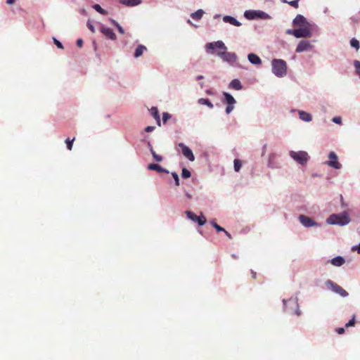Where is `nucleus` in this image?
Listing matches in <instances>:
<instances>
[{
  "label": "nucleus",
  "mask_w": 360,
  "mask_h": 360,
  "mask_svg": "<svg viewBox=\"0 0 360 360\" xmlns=\"http://www.w3.org/2000/svg\"><path fill=\"white\" fill-rule=\"evenodd\" d=\"M110 22L116 27L120 25L115 20L110 18Z\"/></svg>",
  "instance_id": "de8ad7c7"
},
{
  "label": "nucleus",
  "mask_w": 360,
  "mask_h": 360,
  "mask_svg": "<svg viewBox=\"0 0 360 360\" xmlns=\"http://www.w3.org/2000/svg\"><path fill=\"white\" fill-rule=\"evenodd\" d=\"M241 166H242V163H241L240 160L236 159L234 160V170L237 172H239L241 168Z\"/></svg>",
  "instance_id": "7c9ffc66"
},
{
  "label": "nucleus",
  "mask_w": 360,
  "mask_h": 360,
  "mask_svg": "<svg viewBox=\"0 0 360 360\" xmlns=\"http://www.w3.org/2000/svg\"><path fill=\"white\" fill-rule=\"evenodd\" d=\"M148 169L149 170H155L159 173H166L168 174L169 171L163 167H162L160 165L158 164H149L148 165Z\"/></svg>",
  "instance_id": "6ab92c4d"
},
{
  "label": "nucleus",
  "mask_w": 360,
  "mask_h": 360,
  "mask_svg": "<svg viewBox=\"0 0 360 360\" xmlns=\"http://www.w3.org/2000/svg\"><path fill=\"white\" fill-rule=\"evenodd\" d=\"M244 17L250 20H267L271 19V17L266 12L261 10H247L244 12Z\"/></svg>",
  "instance_id": "7ed1b4c3"
},
{
  "label": "nucleus",
  "mask_w": 360,
  "mask_h": 360,
  "mask_svg": "<svg viewBox=\"0 0 360 360\" xmlns=\"http://www.w3.org/2000/svg\"><path fill=\"white\" fill-rule=\"evenodd\" d=\"M292 25L294 26L300 27L310 26V24L307 21L306 18L301 14H297L295 16L292 20Z\"/></svg>",
  "instance_id": "2eb2a0df"
},
{
  "label": "nucleus",
  "mask_w": 360,
  "mask_h": 360,
  "mask_svg": "<svg viewBox=\"0 0 360 360\" xmlns=\"http://www.w3.org/2000/svg\"><path fill=\"white\" fill-rule=\"evenodd\" d=\"M248 59L249 62L253 65H261L262 64V60L261 58L255 53H249L248 55Z\"/></svg>",
  "instance_id": "a211bd4d"
},
{
  "label": "nucleus",
  "mask_w": 360,
  "mask_h": 360,
  "mask_svg": "<svg viewBox=\"0 0 360 360\" xmlns=\"http://www.w3.org/2000/svg\"><path fill=\"white\" fill-rule=\"evenodd\" d=\"M300 0H297V1L299 2Z\"/></svg>",
  "instance_id": "052dcab7"
},
{
  "label": "nucleus",
  "mask_w": 360,
  "mask_h": 360,
  "mask_svg": "<svg viewBox=\"0 0 360 360\" xmlns=\"http://www.w3.org/2000/svg\"><path fill=\"white\" fill-rule=\"evenodd\" d=\"M299 117L304 122H310L312 120V117L310 113L302 110L299 111Z\"/></svg>",
  "instance_id": "4be33fe9"
},
{
  "label": "nucleus",
  "mask_w": 360,
  "mask_h": 360,
  "mask_svg": "<svg viewBox=\"0 0 360 360\" xmlns=\"http://www.w3.org/2000/svg\"><path fill=\"white\" fill-rule=\"evenodd\" d=\"M219 14H216L214 16V18H219Z\"/></svg>",
  "instance_id": "5fc2aeb1"
},
{
  "label": "nucleus",
  "mask_w": 360,
  "mask_h": 360,
  "mask_svg": "<svg viewBox=\"0 0 360 360\" xmlns=\"http://www.w3.org/2000/svg\"><path fill=\"white\" fill-rule=\"evenodd\" d=\"M345 263V259L340 256L336 257L331 260V264L335 266H340Z\"/></svg>",
  "instance_id": "a878e982"
},
{
  "label": "nucleus",
  "mask_w": 360,
  "mask_h": 360,
  "mask_svg": "<svg viewBox=\"0 0 360 360\" xmlns=\"http://www.w3.org/2000/svg\"><path fill=\"white\" fill-rule=\"evenodd\" d=\"M325 284L328 289H330L334 292L339 294L340 296L343 297H347L348 295V292L345 290H344L340 285H338L337 283H334L330 280H327Z\"/></svg>",
  "instance_id": "0eeeda50"
},
{
  "label": "nucleus",
  "mask_w": 360,
  "mask_h": 360,
  "mask_svg": "<svg viewBox=\"0 0 360 360\" xmlns=\"http://www.w3.org/2000/svg\"><path fill=\"white\" fill-rule=\"evenodd\" d=\"M288 4L290 6H293L294 8H298V6H299L297 0L291 1L288 2Z\"/></svg>",
  "instance_id": "58836bf2"
},
{
  "label": "nucleus",
  "mask_w": 360,
  "mask_h": 360,
  "mask_svg": "<svg viewBox=\"0 0 360 360\" xmlns=\"http://www.w3.org/2000/svg\"><path fill=\"white\" fill-rule=\"evenodd\" d=\"M312 35L309 26L302 27L295 29V37L296 38H307L311 37Z\"/></svg>",
  "instance_id": "6e6552de"
},
{
  "label": "nucleus",
  "mask_w": 360,
  "mask_h": 360,
  "mask_svg": "<svg viewBox=\"0 0 360 360\" xmlns=\"http://www.w3.org/2000/svg\"><path fill=\"white\" fill-rule=\"evenodd\" d=\"M223 21L236 27H240L241 25V23L236 18L231 15H224L223 17Z\"/></svg>",
  "instance_id": "f3484780"
},
{
  "label": "nucleus",
  "mask_w": 360,
  "mask_h": 360,
  "mask_svg": "<svg viewBox=\"0 0 360 360\" xmlns=\"http://www.w3.org/2000/svg\"><path fill=\"white\" fill-rule=\"evenodd\" d=\"M217 56L221 58L223 61L228 63L231 65H233L238 59L235 53L227 52L226 50L219 51L217 53Z\"/></svg>",
  "instance_id": "423d86ee"
},
{
  "label": "nucleus",
  "mask_w": 360,
  "mask_h": 360,
  "mask_svg": "<svg viewBox=\"0 0 360 360\" xmlns=\"http://www.w3.org/2000/svg\"><path fill=\"white\" fill-rule=\"evenodd\" d=\"M186 214L187 217L191 219V221H193L195 222H198L199 226H203L205 224L207 220L204 215L201 214L200 216H197L193 212L191 211H186Z\"/></svg>",
  "instance_id": "9d476101"
},
{
  "label": "nucleus",
  "mask_w": 360,
  "mask_h": 360,
  "mask_svg": "<svg viewBox=\"0 0 360 360\" xmlns=\"http://www.w3.org/2000/svg\"><path fill=\"white\" fill-rule=\"evenodd\" d=\"M350 219L347 213L342 214H331L327 219L326 221L330 224H338L344 226L349 222Z\"/></svg>",
  "instance_id": "20e7f679"
},
{
  "label": "nucleus",
  "mask_w": 360,
  "mask_h": 360,
  "mask_svg": "<svg viewBox=\"0 0 360 360\" xmlns=\"http://www.w3.org/2000/svg\"><path fill=\"white\" fill-rule=\"evenodd\" d=\"M100 32L104 36H105L107 38H108L111 40L114 41V40H116V39H117L116 34L113 32V30L111 28L108 27L103 24L100 25Z\"/></svg>",
  "instance_id": "ddd939ff"
},
{
  "label": "nucleus",
  "mask_w": 360,
  "mask_h": 360,
  "mask_svg": "<svg viewBox=\"0 0 360 360\" xmlns=\"http://www.w3.org/2000/svg\"><path fill=\"white\" fill-rule=\"evenodd\" d=\"M146 50V47L144 45H139L135 49L134 56L135 58L140 57L143 54V51Z\"/></svg>",
  "instance_id": "393cba45"
},
{
  "label": "nucleus",
  "mask_w": 360,
  "mask_h": 360,
  "mask_svg": "<svg viewBox=\"0 0 360 360\" xmlns=\"http://www.w3.org/2000/svg\"><path fill=\"white\" fill-rule=\"evenodd\" d=\"M299 219L300 223L305 227H311L318 225V224L311 218L303 214L300 215Z\"/></svg>",
  "instance_id": "dca6fc26"
},
{
  "label": "nucleus",
  "mask_w": 360,
  "mask_h": 360,
  "mask_svg": "<svg viewBox=\"0 0 360 360\" xmlns=\"http://www.w3.org/2000/svg\"><path fill=\"white\" fill-rule=\"evenodd\" d=\"M205 51L207 54L217 55L219 51H223L227 50V47L225 44L221 41H217L213 42H209L205 44Z\"/></svg>",
  "instance_id": "f03ea898"
},
{
  "label": "nucleus",
  "mask_w": 360,
  "mask_h": 360,
  "mask_svg": "<svg viewBox=\"0 0 360 360\" xmlns=\"http://www.w3.org/2000/svg\"><path fill=\"white\" fill-rule=\"evenodd\" d=\"M181 176L184 179H188V178L191 177V172L188 169H187L186 168H184L182 169Z\"/></svg>",
  "instance_id": "2f4dec72"
},
{
  "label": "nucleus",
  "mask_w": 360,
  "mask_h": 360,
  "mask_svg": "<svg viewBox=\"0 0 360 360\" xmlns=\"http://www.w3.org/2000/svg\"><path fill=\"white\" fill-rule=\"evenodd\" d=\"M151 115L153 117V118L155 120L157 124L160 127L161 126V121H160V116L159 114L158 109L156 107H152L150 110Z\"/></svg>",
  "instance_id": "aec40b11"
},
{
  "label": "nucleus",
  "mask_w": 360,
  "mask_h": 360,
  "mask_svg": "<svg viewBox=\"0 0 360 360\" xmlns=\"http://www.w3.org/2000/svg\"><path fill=\"white\" fill-rule=\"evenodd\" d=\"M79 12H80V13H81V14H82V15H86V10H85V9H84V8L80 9V10H79Z\"/></svg>",
  "instance_id": "864d4df0"
},
{
  "label": "nucleus",
  "mask_w": 360,
  "mask_h": 360,
  "mask_svg": "<svg viewBox=\"0 0 360 360\" xmlns=\"http://www.w3.org/2000/svg\"><path fill=\"white\" fill-rule=\"evenodd\" d=\"M224 101L227 103V107L226 108V112L229 114L233 109L234 108V104L236 101L234 98L227 92L224 93Z\"/></svg>",
  "instance_id": "f8f14e48"
},
{
  "label": "nucleus",
  "mask_w": 360,
  "mask_h": 360,
  "mask_svg": "<svg viewBox=\"0 0 360 360\" xmlns=\"http://www.w3.org/2000/svg\"><path fill=\"white\" fill-rule=\"evenodd\" d=\"M350 46L356 50H359L360 48V43L359 40H357L356 38H352L349 41Z\"/></svg>",
  "instance_id": "c85d7f7f"
},
{
  "label": "nucleus",
  "mask_w": 360,
  "mask_h": 360,
  "mask_svg": "<svg viewBox=\"0 0 360 360\" xmlns=\"http://www.w3.org/2000/svg\"><path fill=\"white\" fill-rule=\"evenodd\" d=\"M251 274H252V277L255 279L256 278V272H255L254 271L251 270Z\"/></svg>",
  "instance_id": "603ef678"
},
{
  "label": "nucleus",
  "mask_w": 360,
  "mask_h": 360,
  "mask_svg": "<svg viewBox=\"0 0 360 360\" xmlns=\"http://www.w3.org/2000/svg\"><path fill=\"white\" fill-rule=\"evenodd\" d=\"M211 224L212 226L217 230V232L223 231H224V229L218 225L214 221H211Z\"/></svg>",
  "instance_id": "473e14b6"
},
{
  "label": "nucleus",
  "mask_w": 360,
  "mask_h": 360,
  "mask_svg": "<svg viewBox=\"0 0 360 360\" xmlns=\"http://www.w3.org/2000/svg\"><path fill=\"white\" fill-rule=\"evenodd\" d=\"M75 138H73L72 140H70V139H67L65 140V143H66V145H67V148L68 150H71L72 148V144H73V141H75Z\"/></svg>",
  "instance_id": "72a5a7b5"
},
{
  "label": "nucleus",
  "mask_w": 360,
  "mask_h": 360,
  "mask_svg": "<svg viewBox=\"0 0 360 360\" xmlns=\"http://www.w3.org/2000/svg\"><path fill=\"white\" fill-rule=\"evenodd\" d=\"M313 45L310 43V41L307 40H301L298 44L297 45L295 51L296 53H302L308 50H310L313 48Z\"/></svg>",
  "instance_id": "4468645a"
},
{
  "label": "nucleus",
  "mask_w": 360,
  "mask_h": 360,
  "mask_svg": "<svg viewBox=\"0 0 360 360\" xmlns=\"http://www.w3.org/2000/svg\"><path fill=\"white\" fill-rule=\"evenodd\" d=\"M290 156L297 163L304 165L309 159V155L305 151L295 152L293 150L290 151Z\"/></svg>",
  "instance_id": "39448f33"
},
{
  "label": "nucleus",
  "mask_w": 360,
  "mask_h": 360,
  "mask_svg": "<svg viewBox=\"0 0 360 360\" xmlns=\"http://www.w3.org/2000/svg\"><path fill=\"white\" fill-rule=\"evenodd\" d=\"M117 29L118 32H119L120 34H124V30L123 29V27H122L120 25H119L117 27Z\"/></svg>",
  "instance_id": "a18cd8bd"
},
{
  "label": "nucleus",
  "mask_w": 360,
  "mask_h": 360,
  "mask_svg": "<svg viewBox=\"0 0 360 360\" xmlns=\"http://www.w3.org/2000/svg\"><path fill=\"white\" fill-rule=\"evenodd\" d=\"M205 13V11L202 9H198L195 12L192 13L191 14V17L195 20H200L203 14Z\"/></svg>",
  "instance_id": "b1692460"
},
{
  "label": "nucleus",
  "mask_w": 360,
  "mask_h": 360,
  "mask_svg": "<svg viewBox=\"0 0 360 360\" xmlns=\"http://www.w3.org/2000/svg\"><path fill=\"white\" fill-rule=\"evenodd\" d=\"M229 87L236 90H240L242 88V85L240 80L234 79L229 83Z\"/></svg>",
  "instance_id": "5701e85b"
},
{
  "label": "nucleus",
  "mask_w": 360,
  "mask_h": 360,
  "mask_svg": "<svg viewBox=\"0 0 360 360\" xmlns=\"http://www.w3.org/2000/svg\"><path fill=\"white\" fill-rule=\"evenodd\" d=\"M87 27L91 30V32H95V27L89 20L87 22Z\"/></svg>",
  "instance_id": "ea45409f"
},
{
  "label": "nucleus",
  "mask_w": 360,
  "mask_h": 360,
  "mask_svg": "<svg viewBox=\"0 0 360 360\" xmlns=\"http://www.w3.org/2000/svg\"><path fill=\"white\" fill-rule=\"evenodd\" d=\"M154 129H155V127H153V126H148L147 127L145 128V131L146 132L153 131Z\"/></svg>",
  "instance_id": "37998d69"
},
{
  "label": "nucleus",
  "mask_w": 360,
  "mask_h": 360,
  "mask_svg": "<svg viewBox=\"0 0 360 360\" xmlns=\"http://www.w3.org/2000/svg\"><path fill=\"white\" fill-rule=\"evenodd\" d=\"M297 314L299 316L300 315V312L297 311Z\"/></svg>",
  "instance_id": "bf43d9fd"
},
{
  "label": "nucleus",
  "mask_w": 360,
  "mask_h": 360,
  "mask_svg": "<svg viewBox=\"0 0 360 360\" xmlns=\"http://www.w3.org/2000/svg\"><path fill=\"white\" fill-rule=\"evenodd\" d=\"M336 332L339 334V335H342L345 333V328H336Z\"/></svg>",
  "instance_id": "c03bdc74"
},
{
  "label": "nucleus",
  "mask_w": 360,
  "mask_h": 360,
  "mask_svg": "<svg viewBox=\"0 0 360 360\" xmlns=\"http://www.w3.org/2000/svg\"><path fill=\"white\" fill-rule=\"evenodd\" d=\"M92 8L101 15L107 14V11L102 8L99 4H95L92 6Z\"/></svg>",
  "instance_id": "cd10ccee"
},
{
  "label": "nucleus",
  "mask_w": 360,
  "mask_h": 360,
  "mask_svg": "<svg viewBox=\"0 0 360 360\" xmlns=\"http://www.w3.org/2000/svg\"><path fill=\"white\" fill-rule=\"evenodd\" d=\"M53 40L54 44H56V46L58 49H63V44H62L59 40H58V39H57L56 38H55V37H53Z\"/></svg>",
  "instance_id": "c9c22d12"
},
{
  "label": "nucleus",
  "mask_w": 360,
  "mask_h": 360,
  "mask_svg": "<svg viewBox=\"0 0 360 360\" xmlns=\"http://www.w3.org/2000/svg\"><path fill=\"white\" fill-rule=\"evenodd\" d=\"M272 72L278 77H283L287 74V63L283 59L271 60Z\"/></svg>",
  "instance_id": "f257e3e1"
},
{
  "label": "nucleus",
  "mask_w": 360,
  "mask_h": 360,
  "mask_svg": "<svg viewBox=\"0 0 360 360\" xmlns=\"http://www.w3.org/2000/svg\"><path fill=\"white\" fill-rule=\"evenodd\" d=\"M202 76H201V75L198 76V77H197V79H202Z\"/></svg>",
  "instance_id": "6e6d98bb"
},
{
  "label": "nucleus",
  "mask_w": 360,
  "mask_h": 360,
  "mask_svg": "<svg viewBox=\"0 0 360 360\" xmlns=\"http://www.w3.org/2000/svg\"><path fill=\"white\" fill-rule=\"evenodd\" d=\"M83 40L82 39H78L77 40V46L78 47H82L83 46Z\"/></svg>",
  "instance_id": "49530a36"
},
{
  "label": "nucleus",
  "mask_w": 360,
  "mask_h": 360,
  "mask_svg": "<svg viewBox=\"0 0 360 360\" xmlns=\"http://www.w3.org/2000/svg\"><path fill=\"white\" fill-rule=\"evenodd\" d=\"M188 23H191V20H188Z\"/></svg>",
  "instance_id": "13d9d810"
},
{
  "label": "nucleus",
  "mask_w": 360,
  "mask_h": 360,
  "mask_svg": "<svg viewBox=\"0 0 360 360\" xmlns=\"http://www.w3.org/2000/svg\"><path fill=\"white\" fill-rule=\"evenodd\" d=\"M352 250H356L360 254V244L358 246L354 247Z\"/></svg>",
  "instance_id": "09e8293b"
},
{
  "label": "nucleus",
  "mask_w": 360,
  "mask_h": 360,
  "mask_svg": "<svg viewBox=\"0 0 360 360\" xmlns=\"http://www.w3.org/2000/svg\"><path fill=\"white\" fill-rule=\"evenodd\" d=\"M178 147L181 149V153L184 155L185 158H186L189 161H194L195 160V156L192 152V150L184 143H179L178 144Z\"/></svg>",
  "instance_id": "9b49d317"
},
{
  "label": "nucleus",
  "mask_w": 360,
  "mask_h": 360,
  "mask_svg": "<svg viewBox=\"0 0 360 360\" xmlns=\"http://www.w3.org/2000/svg\"><path fill=\"white\" fill-rule=\"evenodd\" d=\"M171 118V115L168 112H163L162 114V122L164 124L167 122V121Z\"/></svg>",
  "instance_id": "f704fd0d"
},
{
  "label": "nucleus",
  "mask_w": 360,
  "mask_h": 360,
  "mask_svg": "<svg viewBox=\"0 0 360 360\" xmlns=\"http://www.w3.org/2000/svg\"><path fill=\"white\" fill-rule=\"evenodd\" d=\"M119 1L120 4L128 7L136 6L141 3V0H119Z\"/></svg>",
  "instance_id": "412c9836"
},
{
  "label": "nucleus",
  "mask_w": 360,
  "mask_h": 360,
  "mask_svg": "<svg viewBox=\"0 0 360 360\" xmlns=\"http://www.w3.org/2000/svg\"><path fill=\"white\" fill-rule=\"evenodd\" d=\"M198 103L200 104H202V105H207V106H209L211 108L213 107V105L211 103V102L208 99L200 98L198 100Z\"/></svg>",
  "instance_id": "c756f323"
},
{
  "label": "nucleus",
  "mask_w": 360,
  "mask_h": 360,
  "mask_svg": "<svg viewBox=\"0 0 360 360\" xmlns=\"http://www.w3.org/2000/svg\"><path fill=\"white\" fill-rule=\"evenodd\" d=\"M333 121L336 124H340L342 119L340 117H335L333 118Z\"/></svg>",
  "instance_id": "a19ab883"
},
{
  "label": "nucleus",
  "mask_w": 360,
  "mask_h": 360,
  "mask_svg": "<svg viewBox=\"0 0 360 360\" xmlns=\"http://www.w3.org/2000/svg\"><path fill=\"white\" fill-rule=\"evenodd\" d=\"M354 325H355V316H354L352 317V319L348 323H346L345 327L348 328L350 326H354Z\"/></svg>",
  "instance_id": "4c0bfd02"
},
{
  "label": "nucleus",
  "mask_w": 360,
  "mask_h": 360,
  "mask_svg": "<svg viewBox=\"0 0 360 360\" xmlns=\"http://www.w3.org/2000/svg\"><path fill=\"white\" fill-rule=\"evenodd\" d=\"M149 147H150V151L153 155V159L156 161V162H161L162 161V157L158 155L155 150H153L152 146L150 144H149Z\"/></svg>",
  "instance_id": "bb28decb"
},
{
  "label": "nucleus",
  "mask_w": 360,
  "mask_h": 360,
  "mask_svg": "<svg viewBox=\"0 0 360 360\" xmlns=\"http://www.w3.org/2000/svg\"><path fill=\"white\" fill-rule=\"evenodd\" d=\"M295 29H294V30L288 29L286 30L285 32L287 34L293 35L295 37Z\"/></svg>",
  "instance_id": "79ce46f5"
},
{
  "label": "nucleus",
  "mask_w": 360,
  "mask_h": 360,
  "mask_svg": "<svg viewBox=\"0 0 360 360\" xmlns=\"http://www.w3.org/2000/svg\"><path fill=\"white\" fill-rule=\"evenodd\" d=\"M16 0H7L6 3L9 5L13 4Z\"/></svg>",
  "instance_id": "3c124183"
},
{
  "label": "nucleus",
  "mask_w": 360,
  "mask_h": 360,
  "mask_svg": "<svg viewBox=\"0 0 360 360\" xmlns=\"http://www.w3.org/2000/svg\"><path fill=\"white\" fill-rule=\"evenodd\" d=\"M172 176L175 181L176 186H179V179L178 174L176 172H172Z\"/></svg>",
  "instance_id": "e433bc0d"
},
{
  "label": "nucleus",
  "mask_w": 360,
  "mask_h": 360,
  "mask_svg": "<svg viewBox=\"0 0 360 360\" xmlns=\"http://www.w3.org/2000/svg\"><path fill=\"white\" fill-rule=\"evenodd\" d=\"M223 232H224V233L226 234V236L229 238H231V235L224 229V231H223Z\"/></svg>",
  "instance_id": "8fccbe9b"
},
{
  "label": "nucleus",
  "mask_w": 360,
  "mask_h": 360,
  "mask_svg": "<svg viewBox=\"0 0 360 360\" xmlns=\"http://www.w3.org/2000/svg\"><path fill=\"white\" fill-rule=\"evenodd\" d=\"M327 11H328V8H326L324 9L323 12L326 13H327Z\"/></svg>",
  "instance_id": "4d7b16f0"
},
{
  "label": "nucleus",
  "mask_w": 360,
  "mask_h": 360,
  "mask_svg": "<svg viewBox=\"0 0 360 360\" xmlns=\"http://www.w3.org/2000/svg\"><path fill=\"white\" fill-rule=\"evenodd\" d=\"M328 158H329V160L326 162V164L329 167L337 169H339L341 168L342 165L338 162V156L335 152H333V151L330 152V153L328 155Z\"/></svg>",
  "instance_id": "1a4fd4ad"
}]
</instances>
